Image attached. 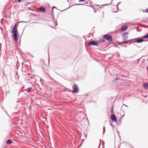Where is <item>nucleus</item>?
Returning a JSON list of instances; mask_svg holds the SVG:
<instances>
[{
  "label": "nucleus",
  "mask_w": 148,
  "mask_h": 148,
  "mask_svg": "<svg viewBox=\"0 0 148 148\" xmlns=\"http://www.w3.org/2000/svg\"><path fill=\"white\" fill-rule=\"evenodd\" d=\"M16 24L15 23L13 27L12 33H14V37L15 40L17 41L18 40V37L17 34V29H15L16 27Z\"/></svg>",
  "instance_id": "nucleus-1"
},
{
  "label": "nucleus",
  "mask_w": 148,
  "mask_h": 148,
  "mask_svg": "<svg viewBox=\"0 0 148 148\" xmlns=\"http://www.w3.org/2000/svg\"><path fill=\"white\" fill-rule=\"evenodd\" d=\"M103 37L108 41L111 42L113 38L112 36L109 34H105L103 36Z\"/></svg>",
  "instance_id": "nucleus-2"
},
{
  "label": "nucleus",
  "mask_w": 148,
  "mask_h": 148,
  "mask_svg": "<svg viewBox=\"0 0 148 148\" xmlns=\"http://www.w3.org/2000/svg\"><path fill=\"white\" fill-rule=\"evenodd\" d=\"M99 45L97 41L92 40L89 41L88 42V45L89 46H96Z\"/></svg>",
  "instance_id": "nucleus-3"
},
{
  "label": "nucleus",
  "mask_w": 148,
  "mask_h": 148,
  "mask_svg": "<svg viewBox=\"0 0 148 148\" xmlns=\"http://www.w3.org/2000/svg\"><path fill=\"white\" fill-rule=\"evenodd\" d=\"M73 88V92L75 93H77L78 92V89L76 84H74L72 87Z\"/></svg>",
  "instance_id": "nucleus-4"
},
{
  "label": "nucleus",
  "mask_w": 148,
  "mask_h": 148,
  "mask_svg": "<svg viewBox=\"0 0 148 148\" xmlns=\"http://www.w3.org/2000/svg\"><path fill=\"white\" fill-rule=\"evenodd\" d=\"M111 119L113 121L117 122V119L116 116L113 114H112L111 116Z\"/></svg>",
  "instance_id": "nucleus-5"
},
{
  "label": "nucleus",
  "mask_w": 148,
  "mask_h": 148,
  "mask_svg": "<svg viewBox=\"0 0 148 148\" xmlns=\"http://www.w3.org/2000/svg\"><path fill=\"white\" fill-rule=\"evenodd\" d=\"M129 34L128 32H126L122 35L123 39V40H125L128 38L127 34Z\"/></svg>",
  "instance_id": "nucleus-6"
},
{
  "label": "nucleus",
  "mask_w": 148,
  "mask_h": 148,
  "mask_svg": "<svg viewBox=\"0 0 148 148\" xmlns=\"http://www.w3.org/2000/svg\"><path fill=\"white\" fill-rule=\"evenodd\" d=\"M135 39H136V41L135 42L138 43L142 42L144 41V40L142 38H135L134 39H133L132 40H133Z\"/></svg>",
  "instance_id": "nucleus-7"
},
{
  "label": "nucleus",
  "mask_w": 148,
  "mask_h": 148,
  "mask_svg": "<svg viewBox=\"0 0 148 148\" xmlns=\"http://www.w3.org/2000/svg\"><path fill=\"white\" fill-rule=\"evenodd\" d=\"M143 87L145 90L148 89V84L144 83L143 84Z\"/></svg>",
  "instance_id": "nucleus-8"
},
{
  "label": "nucleus",
  "mask_w": 148,
  "mask_h": 148,
  "mask_svg": "<svg viewBox=\"0 0 148 148\" xmlns=\"http://www.w3.org/2000/svg\"><path fill=\"white\" fill-rule=\"evenodd\" d=\"M39 10L40 12H44L45 11V8L43 7H40L39 8Z\"/></svg>",
  "instance_id": "nucleus-9"
},
{
  "label": "nucleus",
  "mask_w": 148,
  "mask_h": 148,
  "mask_svg": "<svg viewBox=\"0 0 148 148\" xmlns=\"http://www.w3.org/2000/svg\"><path fill=\"white\" fill-rule=\"evenodd\" d=\"M131 40H124V41L121 43H122L123 45L127 44L129 42L131 41Z\"/></svg>",
  "instance_id": "nucleus-10"
},
{
  "label": "nucleus",
  "mask_w": 148,
  "mask_h": 148,
  "mask_svg": "<svg viewBox=\"0 0 148 148\" xmlns=\"http://www.w3.org/2000/svg\"><path fill=\"white\" fill-rule=\"evenodd\" d=\"M127 26H123L121 28V30L122 31H125L127 29Z\"/></svg>",
  "instance_id": "nucleus-11"
},
{
  "label": "nucleus",
  "mask_w": 148,
  "mask_h": 148,
  "mask_svg": "<svg viewBox=\"0 0 148 148\" xmlns=\"http://www.w3.org/2000/svg\"><path fill=\"white\" fill-rule=\"evenodd\" d=\"M13 143L12 141L10 139H8L7 140L6 142V143L7 144H10Z\"/></svg>",
  "instance_id": "nucleus-12"
},
{
  "label": "nucleus",
  "mask_w": 148,
  "mask_h": 148,
  "mask_svg": "<svg viewBox=\"0 0 148 148\" xmlns=\"http://www.w3.org/2000/svg\"><path fill=\"white\" fill-rule=\"evenodd\" d=\"M99 44L100 43H103L105 42V40L103 39H99L97 41Z\"/></svg>",
  "instance_id": "nucleus-13"
},
{
  "label": "nucleus",
  "mask_w": 148,
  "mask_h": 148,
  "mask_svg": "<svg viewBox=\"0 0 148 148\" xmlns=\"http://www.w3.org/2000/svg\"><path fill=\"white\" fill-rule=\"evenodd\" d=\"M32 90V88L31 87L29 88L26 89V91L28 93L30 92Z\"/></svg>",
  "instance_id": "nucleus-14"
},
{
  "label": "nucleus",
  "mask_w": 148,
  "mask_h": 148,
  "mask_svg": "<svg viewBox=\"0 0 148 148\" xmlns=\"http://www.w3.org/2000/svg\"><path fill=\"white\" fill-rule=\"evenodd\" d=\"M143 38H148V33L145 35L143 36L142 37Z\"/></svg>",
  "instance_id": "nucleus-15"
},
{
  "label": "nucleus",
  "mask_w": 148,
  "mask_h": 148,
  "mask_svg": "<svg viewBox=\"0 0 148 148\" xmlns=\"http://www.w3.org/2000/svg\"><path fill=\"white\" fill-rule=\"evenodd\" d=\"M54 8H56V7H55V6H53L51 8V10H52V12L53 13V9Z\"/></svg>",
  "instance_id": "nucleus-16"
},
{
  "label": "nucleus",
  "mask_w": 148,
  "mask_h": 148,
  "mask_svg": "<svg viewBox=\"0 0 148 148\" xmlns=\"http://www.w3.org/2000/svg\"><path fill=\"white\" fill-rule=\"evenodd\" d=\"M103 134H104L105 133V128L104 127H103Z\"/></svg>",
  "instance_id": "nucleus-17"
},
{
  "label": "nucleus",
  "mask_w": 148,
  "mask_h": 148,
  "mask_svg": "<svg viewBox=\"0 0 148 148\" xmlns=\"http://www.w3.org/2000/svg\"><path fill=\"white\" fill-rule=\"evenodd\" d=\"M121 2H119L117 4V9H118V5L119 4H120L121 3Z\"/></svg>",
  "instance_id": "nucleus-18"
},
{
  "label": "nucleus",
  "mask_w": 148,
  "mask_h": 148,
  "mask_svg": "<svg viewBox=\"0 0 148 148\" xmlns=\"http://www.w3.org/2000/svg\"><path fill=\"white\" fill-rule=\"evenodd\" d=\"M119 79V78H118V77H116V78H115V81H116V80H118Z\"/></svg>",
  "instance_id": "nucleus-19"
},
{
  "label": "nucleus",
  "mask_w": 148,
  "mask_h": 148,
  "mask_svg": "<svg viewBox=\"0 0 148 148\" xmlns=\"http://www.w3.org/2000/svg\"><path fill=\"white\" fill-rule=\"evenodd\" d=\"M79 2H84V0H79Z\"/></svg>",
  "instance_id": "nucleus-20"
},
{
  "label": "nucleus",
  "mask_w": 148,
  "mask_h": 148,
  "mask_svg": "<svg viewBox=\"0 0 148 148\" xmlns=\"http://www.w3.org/2000/svg\"><path fill=\"white\" fill-rule=\"evenodd\" d=\"M145 11L146 12H147V13H148V8L146 10H145Z\"/></svg>",
  "instance_id": "nucleus-21"
},
{
  "label": "nucleus",
  "mask_w": 148,
  "mask_h": 148,
  "mask_svg": "<svg viewBox=\"0 0 148 148\" xmlns=\"http://www.w3.org/2000/svg\"><path fill=\"white\" fill-rule=\"evenodd\" d=\"M21 0H17V1L18 3H20L21 2Z\"/></svg>",
  "instance_id": "nucleus-22"
},
{
  "label": "nucleus",
  "mask_w": 148,
  "mask_h": 148,
  "mask_svg": "<svg viewBox=\"0 0 148 148\" xmlns=\"http://www.w3.org/2000/svg\"><path fill=\"white\" fill-rule=\"evenodd\" d=\"M50 78L52 80H53V81H54V80L53 78H52L51 77H50Z\"/></svg>",
  "instance_id": "nucleus-23"
},
{
  "label": "nucleus",
  "mask_w": 148,
  "mask_h": 148,
  "mask_svg": "<svg viewBox=\"0 0 148 148\" xmlns=\"http://www.w3.org/2000/svg\"><path fill=\"white\" fill-rule=\"evenodd\" d=\"M48 56H49V59H48V61H49V54H48Z\"/></svg>",
  "instance_id": "nucleus-24"
},
{
  "label": "nucleus",
  "mask_w": 148,
  "mask_h": 148,
  "mask_svg": "<svg viewBox=\"0 0 148 148\" xmlns=\"http://www.w3.org/2000/svg\"><path fill=\"white\" fill-rule=\"evenodd\" d=\"M40 81L42 82V81H43V80L42 79H40Z\"/></svg>",
  "instance_id": "nucleus-25"
},
{
  "label": "nucleus",
  "mask_w": 148,
  "mask_h": 148,
  "mask_svg": "<svg viewBox=\"0 0 148 148\" xmlns=\"http://www.w3.org/2000/svg\"><path fill=\"white\" fill-rule=\"evenodd\" d=\"M111 125L112 127H114V126L112 124H111Z\"/></svg>",
  "instance_id": "nucleus-26"
},
{
  "label": "nucleus",
  "mask_w": 148,
  "mask_h": 148,
  "mask_svg": "<svg viewBox=\"0 0 148 148\" xmlns=\"http://www.w3.org/2000/svg\"><path fill=\"white\" fill-rule=\"evenodd\" d=\"M147 71H148V67H147Z\"/></svg>",
  "instance_id": "nucleus-27"
},
{
  "label": "nucleus",
  "mask_w": 148,
  "mask_h": 148,
  "mask_svg": "<svg viewBox=\"0 0 148 148\" xmlns=\"http://www.w3.org/2000/svg\"><path fill=\"white\" fill-rule=\"evenodd\" d=\"M127 47V46H123V47Z\"/></svg>",
  "instance_id": "nucleus-28"
},
{
  "label": "nucleus",
  "mask_w": 148,
  "mask_h": 148,
  "mask_svg": "<svg viewBox=\"0 0 148 148\" xmlns=\"http://www.w3.org/2000/svg\"><path fill=\"white\" fill-rule=\"evenodd\" d=\"M80 5V4H76V5ZM81 5H83V4H81Z\"/></svg>",
  "instance_id": "nucleus-29"
},
{
  "label": "nucleus",
  "mask_w": 148,
  "mask_h": 148,
  "mask_svg": "<svg viewBox=\"0 0 148 148\" xmlns=\"http://www.w3.org/2000/svg\"><path fill=\"white\" fill-rule=\"evenodd\" d=\"M118 57L120 56V54L119 53H118Z\"/></svg>",
  "instance_id": "nucleus-30"
},
{
  "label": "nucleus",
  "mask_w": 148,
  "mask_h": 148,
  "mask_svg": "<svg viewBox=\"0 0 148 148\" xmlns=\"http://www.w3.org/2000/svg\"><path fill=\"white\" fill-rule=\"evenodd\" d=\"M124 105V106H126V107H128V106H127V105Z\"/></svg>",
  "instance_id": "nucleus-31"
},
{
  "label": "nucleus",
  "mask_w": 148,
  "mask_h": 148,
  "mask_svg": "<svg viewBox=\"0 0 148 148\" xmlns=\"http://www.w3.org/2000/svg\"><path fill=\"white\" fill-rule=\"evenodd\" d=\"M21 22H22V23H25V21H21Z\"/></svg>",
  "instance_id": "nucleus-32"
},
{
  "label": "nucleus",
  "mask_w": 148,
  "mask_h": 148,
  "mask_svg": "<svg viewBox=\"0 0 148 148\" xmlns=\"http://www.w3.org/2000/svg\"><path fill=\"white\" fill-rule=\"evenodd\" d=\"M94 12H96V11H95V10H94Z\"/></svg>",
  "instance_id": "nucleus-33"
},
{
  "label": "nucleus",
  "mask_w": 148,
  "mask_h": 148,
  "mask_svg": "<svg viewBox=\"0 0 148 148\" xmlns=\"http://www.w3.org/2000/svg\"><path fill=\"white\" fill-rule=\"evenodd\" d=\"M1 30L2 31V28H1Z\"/></svg>",
  "instance_id": "nucleus-34"
},
{
  "label": "nucleus",
  "mask_w": 148,
  "mask_h": 148,
  "mask_svg": "<svg viewBox=\"0 0 148 148\" xmlns=\"http://www.w3.org/2000/svg\"><path fill=\"white\" fill-rule=\"evenodd\" d=\"M122 116H124V115H122Z\"/></svg>",
  "instance_id": "nucleus-35"
},
{
  "label": "nucleus",
  "mask_w": 148,
  "mask_h": 148,
  "mask_svg": "<svg viewBox=\"0 0 148 148\" xmlns=\"http://www.w3.org/2000/svg\"><path fill=\"white\" fill-rule=\"evenodd\" d=\"M114 148H116L115 147Z\"/></svg>",
  "instance_id": "nucleus-36"
}]
</instances>
